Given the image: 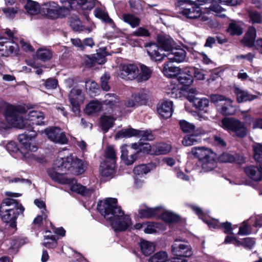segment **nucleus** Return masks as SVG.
Returning a JSON list of instances; mask_svg holds the SVG:
<instances>
[{
	"mask_svg": "<svg viewBox=\"0 0 262 262\" xmlns=\"http://www.w3.org/2000/svg\"><path fill=\"white\" fill-rule=\"evenodd\" d=\"M97 209L104 218L109 222L115 231H124L132 225L130 217L125 215L120 207L118 205L115 198H109L100 201Z\"/></svg>",
	"mask_w": 262,
	"mask_h": 262,
	"instance_id": "nucleus-2",
	"label": "nucleus"
},
{
	"mask_svg": "<svg viewBox=\"0 0 262 262\" xmlns=\"http://www.w3.org/2000/svg\"><path fill=\"white\" fill-rule=\"evenodd\" d=\"M186 90L179 84L176 85H171L169 90L167 91V95L173 98H181L183 95V91Z\"/></svg>",
	"mask_w": 262,
	"mask_h": 262,
	"instance_id": "nucleus-35",
	"label": "nucleus"
},
{
	"mask_svg": "<svg viewBox=\"0 0 262 262\" xmlns=\"http://www.w3.org/2000/svg\"><path fill=\"white\" fill-rule=\"evenodd\" d=\"M171 253L174 256L186 257L192 255V251L190 245L186 242L176 239L171 246Z\"/></svg>",
	"mask_w": 262,
	"mask_h": 262,
	"instance_id": "nucleus-13",
	"label": "nucleus"
},
{
	"mask_svg": "<svg viewBox=\"0 0 262 262\" xmlns=\"http://www.w3.org/2000/svg\"><path fill=\"white\" fill-rule=\"evenodd\" d=\"M245 239V238H243V241L241 242L233 235H228L226 237L224 242L226 244L233 242L236 245H242L244 247H246V241Z\"/></svg>",
	"mask_w": 262,
	"mask_h": 262,
	"instance_id": "nucleus-58",
	"label": "nucleus"
},
{
	"mask_svg": "<svg viewBox=\"0 0 262 262\" xmlns=\"http://www.w3.org/2000/svg\"><path fill=\"white\" fill-rule=\"evenodd\" d=\"M257 31L253 26L247 29V47L252 48L255 46Z\"/></svg>",
	"mask_w": 262,
	"mask_h": 262,
	"instance_id": "nucleus-32",
	"label": "nucleus"
},
{
	"mask_svg": "<svg viewBox=\"0 0 262 262\" xmlns=\"http://www.w3.org/2000/svg\"><path fill=\"white\" fill-rule=\"evenodd\" d=\"M119 99L114 94H107L105 96L103 104L110 106L114 111L119 104Z\"/></svg>",
	"mask_w": 262,
	"mask_h": 262,
	"instance_id": "nucleus-34",
	"label": "nucleus"
},
{
	"mask_svg": "<svg viewBox=\"0 0 262 262\" xmlns=\"http://www.w3.org/2000/svg\"><path fill=\"white\" fill-rule=\"evenodd\" d=\"M45 132L49 139L55 143L65 144L68 143L64 132L59 127H51L46 129Z\"/></svg>",
	"mask_w": 262,
	"mask_h": 262,
	"instance_id": "nucleus-15",
	"label": "nucleus"
},
{
	"mask_svg": "<svg viewBox=\"0 0 262 262\" xmlns=\"http://www.w3.org/2000/svg\"><path fill=\"white\" fill-rule=\"evenodd\" d=\"M45 86L47 89H54L57 85V81L53 78L47 79L44 83Z\"/></svg>",
	"mask_w": 262,
	"mask_h": 262,
	"instance_id": "nucleus-64",
	"label": "nucleus"
},
{
	"mask_svg": "<svg viewBox=\"0 0 262 262\" xmlns=\"http://www.w3.org/2000/svg\"><path fill=\"white\" fill-rule=\"evenodd\" d=\"M24 207L12 198L5 199L0 206V213L3 221L6 223L14 221L19 214H22Z\"/></svg>",
	"mask_w": 262,
	"mask_h": 262,
	"instance_id": "nucleus-5",
	"label": "nucleus"
},
{
	"mask_svg": "<svg viewBox=\"0 0 262 262\" xmlns=\"http://www.w3.org/2000/svg\"><path fill=\"white\" fill-rule=\"evenodd\" d=\"M179 124L182 131L185 133H192L195 130L194 125L185 120L180 121Z\"/></svg>",
	"mask_w": 262,
	"mask_h": 262,
	"instance_id": "nucleus-55",
	"label": "nucleus"
},
{
	"mask_svg": "<svg viewBox=\"0 0 262 262\" xmlns=\"http://www.w3.org/2000/svg\"><path fill=\"white\" fill-rule=\"evenodd\" d=\"M234 93L236 94L237 101L238 103H242L245 101L246 93L244 90H242L238 86H235L234 89Z\"/></svg>",
	"mask_w": 262,
	"mask_h": 262,
	"instance_id": "nucleus-59",
	"label": "nucleus"
},
{
	"mask_svg": "<svg viewBox=\"0 0 262 262\" xmlns=\"http://www.w3.org/2000/svg\"><path fill=\"white\" fill-rule=\"evenodd\" d=\"M148 99L147 91H140L137 94H133L125 101L124 105L126 107H135L146 103Z\"/></svg>",
	"mask_w": 262,
	"mask_h": 262,
	"instance_id": "nucleus-17",
	"label": "nucleus"
},
{
	"mask_svg": "<svg viewBox=\"0 0 262 262\" xmlns=\"http://www.w3.org/2000/svg\"><path fill=\"white\" fill-rule=\"evenodd\" d=\"M70 22L71 27L76 31H86L88 33H90L95 28L94 25L87 27H84L82 25L81 21L76 16L71 17Z\"/></svg>",
	"mask_w": 262,
	"mask_h": 262,
	"instance_id": "nucleus-29",
	"label": "nucleus"
},
{
	"mask_svg": "<svg viewBox=\"0 0 262 262\" xmlns=\"http://www.w3.org/2000/svg\"><path fill=\"white\" fill-rule=\"evenodd\" d=\"M136 137L142 140H152L154 136L150 130H140L133 128L123 129L118 132L116 136V139L122 138H130Z\"/></svg>",
	"mask_w": 262,
	"mask_h": 262,
	"instance_id": "nucleus-11",
	"label": "nucleus"
},
{
	"mask_svg": "<svg viewBox=\"0 0 262 262\" xmlns=\"http://www.w3.org/2000/svg\"><path fill=\"white\" fill-rule=\"evenodd\" d=\"M160 228V225L159 224L153 222H146L145 223L144 231L146 233L151 234L156 232Z\"/></svg>",
	"mask_w": 262,
	"mask_h": 262,
	"instance_id": "nucleus-52",
	"label": "nucleus"
},
{
	"mask_svg": "<svg viewBox=\"0 0 262 262\" xmlns=\"http://www.w3.org/2000/svg\"><path fill=\"white\" fill-rule=\"evenodd\" d=\"M95 16L100 19L103 22L110 24L112 27L114 26V23L113 20L109 17L107 12L104 10L97 8L94 11Z\"/></svg>",
	"mask_w": 262,
	"mask_h": 262,
	"instance_id": "nucleus-39",
	"label": "nucleus"
},
{
	"mask_svg": "<svg viewBox=\"0 0 262 262\" xmlns=\"http://www.w3.org/2000/svg\"><path fill=\"white\" fill-rule=\"evenodd\" d=\"M220 2L219 3L217 1H214V3L210 7V10L216 13H219L225 10V8H223L221 4L235 6L239 4L238 1H220Z\"/></svg>",
	"mask_w": 262,
	"mask_h": 262,
	"instance_id": "nucleus-36",
	"label": "nucleus"
},
{
	"mask_svg": "<svg viewBox=\"0 0 262 262\" xmlns=\"http://www.w3.org/2000/svg\"><path fill=\"white\" fill-rule=\"evenodd\" d=\"M115 118L113 116L103 115L100 120V124L102 129L106 133L113 126Z\"/></svg>",
	"mask_w": 262,
	"mask_h": 262,
	"instance_id": "nucleus-42",
	"label": "nucleus"
},
{
	"mask_svg": "<svg viewBox=\"0 0 262 262\" xmlns=\"http://www.w3.org/2000/svg\"><path fill=\"white\" fill-rule=\"evenodd\" d=\"M234 160V157L229 153H223L219 157V161L223 163H231Z\"/></svg>",
	"mask_w": 262,
	"mask_h": 262,
	"instance_id": "nucleus-61",
	"label": "nucleus"
},
{
	"mask_svg": "<svg viewBox=\"0 0 262 262\" xmlns=\"http://www.w3.org/2000/svg\"><path fill=\"white\" fill-rule=\"evenodd\" d=\"M105 160L109 162H115L116 163V152L113 146H108L105 151Z\"/></svg>",
	"mask_w": 262,
	"mask_h": 262,
	"instance_id": "nucleus-53",
	"label": "nucleus"
},
{
	"mask_svg": "<svg viewBox=\"0 0 262 262\" xmlns=\"http://www.w3.org/2000/svg\"><path fill=\"white\" fill-rule=\"evenodd\" d=\"M63 184L66 185V190L68 192L70 191L83 196H89L94 191L92 188H88L77 183L76 180L74 178H67Z\"/></svg>",
	"mask_w": 262,
	"mask_h": 262,
	"instance_id": "nucleus-12",
	"label": "nucleus"
},
{
	"mask_svg": "<svg viewBox=\"0 0 262 262\" xmlns=\"http://www.w3.org/2000/svg\"><path fill=\"white\" fill-rule=\"evenodd\" d=\"M140 72H138L137 79L138 82L146 81L151 77L152 70L147 66L141 64Z\"/></svg>",
	"mask_w": 262,
	"mask_h": 262,
	"instance_id": "nucleus-40",
	"label": "nucleus"
},
{
	"mask_svg": "<svg viewBox=\"0 0 262 262\" xmlns=\"http://www.w3.org/2000/svg\"><path fill=\"white\" fill-rule=\"evenodd\" d=\"M168 260L167 253L165 251H160L150 257L148 262H167Z\"/></svg>",
	"mask_w": 262,
	"mask_h": 262,
	"instance_id": "nucleus-47",
	"label": "nucleus"
},
{
	"mask_svg": "<svg viewBox=\"0 0 262 262\" xmlns=\"http://www.w3.org/2000/svg\"><path fill=\"white\" fill-rule=\"evenodd\" d=\"M70 2L60 1V4H57L55 1H47L42 4L40 7L36 1H27L25 8L27 12L30 15L40 13L49 18L55 19L69 15L72 7Z\"/></svg>",
	"mask_w": 262,
	"mask_h": 262,
	"instance_id": "nucleus-4",
	"label": "nucleus"
},
{
	"mask_svg": "<svg viewBox=\"0 0 262 262\" xmlns=\"http://www.w3.org/2000/svg\"><path fill=\"white\" fill-rule=\"evenodd\" d=\"M247 14L249 17V22L254 24L262 23V18L259 12L255 10H248L247 9Z\"/></svg>",
	"mask_w": 262,
	"mask_h": 262,
	"instance_id": "nucleus-48",
	"label": "nucleus"
},
{
	"mask_svg": "<svg viewBox=\"0 0 262 262\" xmlns=\"http://www.w3.org/2000/svg\"><path fill=\"white\" fill-rule=\"evenodd\" d=\"M248 221L247 220V235L252 233L255 234L258 231L256 228L262 227V214L255 217L253 227L249 225Z\"/></svg>",
	"mask_w": 262,
	"mask_h": 262,
	"instance_id": "nucleus-41",
	"label": "nucleus"
},
{
	"mask_svg": "<svg viewBox=\"0 0 262 262\" xmlns=\"http://www.w3.org/2000/svg\"><path fill=\"white\" fill-rule=\"evenodd\" d=\"M45 242L43 245L48 248H54L57 245V242L54 235H45Z\"/></svg>",
	"mask_w": 262,
	"mask_h": 262,
	"instance_id": "nucleus-51",
	"label": "nucleus"
},
{
	"mask_svg": "<svg viewBox=\"0 0 262 262\" xmlns=\"http://www.w3.org/2000/svg\"><path fill=\"white\" fill-rule=\"evenodd\" d=\"M190 207L192 210L199 216V218L201 219L204 222L206 223L210 228L219 229L221 227H222L224 229V232L225 233L232 234V230L235 228L237 227V226L236 225L232 226L231 224L228 222L221 223L216 220H206V217L205 216V212H204L199 206L196 205H191Z\"/></svg>",
	"mask_w": 262,
	"mask_h": 262,
	"instance_id": "nucleus-7",
	"label": "nucleus"
},
{
	"mask_svg": "<svg viewBox=\"0 0 262 262\" xmlns=\"http://www.w3.org/2000/svg\"><path fill=\"white\" fill-rule=\"evenodd\" d=\"M243 24L240 21H236L232 20L229 25V27L227 30L228 33L231 35L239 36L242 34Z\"/></svg>",
	"mask_w": 262,
	"mask_h": 262,
	"instance_id": "nucleus-31",
	"label": "nucleus"
},
{
	"mask_svg": "<svg viewBox=\"0 0 262 262\" xmlns=\"http://www.w3.org/2000/svg\"><path fill=\"white\" fill-rule=\"evenodd\" d=\"M253 158L254 160L260 162L262 161V143H257L253 146Z\"/></svg>",
	"mask_w": 262,
	"mask_h": 262,
	"instance_id": "nucleus-54",
	"label": "nucleus"
},
{
	"mask_svg": "<svg viewBox=\"0 0 262 262\" xmlns=\"http://www.w3.org/2000/svg\"><path fill=\"white\" fill-rule=\"evenodd\" d=\"M52 56L51 51L46 48H41L38 49L36 52L37 58L43 61L50 59Z\"/></svg>",
	"mask_w": 262,
	"mask_h": 262,
	"instance_id": "nucleus-49",
	"label": "nucleus"
},
{
	"mask_svg": "<svg viewBox=\"0 0 262 262\" xmlns=\"http://www.w3.org/2000/svg\"><path fill=\"white\" fill-rule=\"evenodd\" d=\"M193 71L194 68H186L183 71H181L177 77L179 84L183 88H185V89L187 86L191 85L193 82Z\"/></svg>",
	"mask_w": 262,
	"mask_h": 262,
	"instance_id": "nucleus-20",
	"label": "nucleus"
},
{
	"mask_svg": "<svg viewBox=\"0 0 262 262\" xmlns=\"http://www.w3.org/2000/svg\"><path fill=\"white\" fill-rule=\"evenodd\" d=\"M158 42L163 52L168 54L176 47V42L169 36H161L158 37Z\"/></svg>",
	"mask_w": 262,
	"mask_h": 262,
	"instance_id": "nucleus-23",
	"label": "nucleus"
},
{
	"mask_svg": "<svg viewBox=\"0 0 262 262\" xmlns=\"http://www.w3.org/2000/svg\"><path fill=\"white\" fill-rule=\"evenodd\" d=\"M20 45L22 49L26 52H33L34 51L31 45L24 39H21L19 41Z\"/></svg>",
	"mask_w": 262,
	"mask_h": 262,
	"instance_id": "nucleus-63",
	"label": "nucleus"
},
{
	"mask_svg": "<svg viewBox=\"0 0 262 262\" xmlns=\"http://www.w3.org/2000/svg\"><path fill=\"white\" fill-rule=\"evenodd\" d=\"M202 134L201 131L196 129L191 135L186 136L182 140V144L185 146H188L197 143L200 141L199 136Z\"/></svg>",
	"mask_w": 262,
	"mask_h": 262,
	"instance_id": "nucleus-30",
	"label": "nucleus"
},
{
	"mask_svg": "<svg viewBox=\"0 0 262 262\" xmlns=\"http://www.w3.org/2000/svg\"><path fill=\"white\" fill-rule=\"evenodd\" d=\"M129 147L127 145H123L121 147V158L126 165H130L134 163L137 159V153L130 152Z\"/></svg>",
	"mask_w": 262,
	"mask_h": 262,
	"instance_id": "nucleus-27",
	"label": "nucleus"
},
{
	"mask_svg": "<svg viewBox=\"0 0 262 262\" xmlns=\"http://www.w3.org/2000/svg\"><path fill=\"white\" fill-rule=\"evenodd\" d=\"M0 108L3 112L7 122L10 125L18 128H26L29 132L19 135L18 140L22 145V148L28 151H36L38 145L35 140L37 133L32 130L34 125L44 124L45 115L43 113L36 111H30L25 119H23L21 114L26 112L25 106L18 105L15 106L9 103L3 101L0 103Z\"/></svg>",
	"mask_w": 262,
	"mask_h": 262,
	"instance_id": "nucleus-1",
	"label": "nucleus"
},
{
	"mask_svg": "<svg viewBox=\"0 0 262 262\" xmlns=\"http://www.w3.org/2000/svg\"><path fill=\"white\" fill-rule=\"evenodd\" d=\"M152 148L154 151L152 152V153H155V155H157L166 154L169 152L171 149V147L169 144L164 143H159L154 144L152 145Z\"/></svg>",
	"mask_w": 262,
	"mask_h": 262,
	"instance_id": "nucleus-43",
	"label": "nucleus"
},
{
	"mask_svg": "<svg viewBox=\"0 0 262 262\" xmlns=\"http://www.w3.org/2000/svg\"><path fill=\"white\" fill-rule=\"evenodd\" d=\"M147 52L151 59L160 61L166 57V54L162 53V49L156 43L152 42L147 43L145 45Z\"/></svg>",
	"mask_w": 262,
	"mask_h": 262,
	"instance_id": "nucleus-18",
	"label": "nucleus"
},
{
	"mask_svg": "<svg viewBox=\"0 0 262 262\" xmlns=\"http://www.w3.org/2000/svg\"><path fill=\"white\" fill-rule=\"evenodd\" d=\"M115 162H109V161L104 160L100 165L99 171L100 174L105 177L113 176L115 172Z\"/></svg>",
	"mask_w": 262,
	"mask_h": 262,
	"instance_id": "nucleus-28",
	"label": "nucleus"
},
{
	"mask_svg": "<svg viewBox=\"0 0 262 262\" xmlns=\"http://www.w3.org/2000/svg\"><path fill=\"white\" fill-rule=\"evenodd\" d=\"M69 99L72 106V110L76 115L80 113L79 105L84 100V94L81 89L74 88L69 95Z\"/></svg>",
	"mask_w": 262,
	"mask_h": 262,
	"instance_id": "nucleus-14",
	"label": "nucleus"
},
{
	"mask_svg": "<svg viewBox=\"0 0 262 262\" xmlns=\"http://www.w3.org/2000/svg\"><path fill=\"white\" fill-rule=\"evenodd\" d=\"M140 248L145 255H148L155 250V246L151 242L142 241L140 243Z\"/></svg>",
	"mask_w": 262,
	"mask_h": 262,
	"instance_id": "nucleus-46",
	"label": "nucleus"
},
{
	"mask_svg": "<svg viewBox=\"0 0 262 262\" xmlns=\"http://www.w3.org/2000/svg\"><path fill=\"white\" fill-rule=\"evenodd\" d=\"M155 168V166L152 164L140 165L134 168V173L136 176H142L147 174Z\"/></svg>",
	"mask_w": 262,
	"mask_h": 262,
	"instance_id": "nucleus-44",
	"label": "nucleus"
},
{
	"mask_svg": "<svg viewBox=\"0 0 262 262\" xmlns=\"http://www.w3.org/2000/svg\"><path fill=\"white\" fill-rule=\"evenodd\" d=\"M76 3L77 4L79 8L84 10H91L95 6L94 1H71L70 3L72 4V7L70 8V11L73 8V5Z\"/></svg>",
	"mask_w": 262,
	"mask_h": 262,
	"instance_id": "nucleus-45",
	"label": "nucleus"
},
{
	"mask_svg": "<svg viewBox=\"0 0 262 262\" xmlns=\"http://www.w3.org/2000/svg\"><path fill=\"white\" fill-rule=\"evenodd\" d=\"M133 35L136 36L147 37L150 35V33L146 29L140 27L133 33Z\"/></svg>",
	"mask_w": 262,
	"mask_h": 262,
	"instance_id": "nucleus-62",
	"label": "nucleus"
},
{
	"mask_svg": "<svg viewBox=\"0 0 262 262\" xmlns=\"http://www.w3.org/2000/svg\"><path fill=\"white\" fill-rule=\"evenodd\" d=\"M66 150L60 151L59 156L54 161L53 168L48 171L49 177L54 181L63 184L68 178L63 176L68 171L76 174H80L84 171L85 166L81 160L71 154H66Z\"/></svg>",
	"mask_w": 262,
	"mask_h": 262,
	"instance_id": "nucleus-3",
	"label": "nucleus"
},
{
	"mask_svg": "<svg viewBox=\"0 0 262 262\" xmlns=\"http://www.w3.org/2000/svg\"><path fill=\"white\" fill-rule=\"evenodd\" d=\"M5 34L9 39L4 37H0V55L8 57L11 55L17 54L19 47L18 45L13 40L14 33L9 29H7Z\"/></svg>",
	"mask_w": 262,
	"mask_h": 262,
	"instance_id": "nucleus-8",
	"label": "nucleus"
},
{
	"mask_svg": "<svg viewBox=\"0 0 262 262\" xmlns=\"http://www.w3.org/2000/svg\"><path fill=\"white\" fill-rule=\"evenodd\" d=\"M220 126L225 130L232 133L234 135L239 137H244L246 135L245 124L239 120L233 117L223 118Z\"/></svg>",
	"mask_w": 262,
	"mask_h": 262,
	"instance_id": "nucleus-9",
	"label": "nucleus"
},
{
	"mask_svg": "<svg viewBox=\"0 0 262 262\" xmlns=\"http://www.w3.org/2000/svg\"><path fill=\"white\" fill-rule=\"evenodd\" d=\"M110 78V75L108 73H105L100 78L101 87L102 89L105 91H108L110 89L108 85V81Z\"/></svg>",
	"mask_w": 262,
	"mask_h": 262,
	"instance_id": "nucleus-57",
	"label": "nucleus"
},
{
	"mask_svg": "<svg viewBox=\"0 0 262 262\" xmlns=\"http://www.w3.org/2000/svg\"><path fill=\"white\" fill-rule=\"evenodd\" d=\"M217 109L221 114L225 116L233 115L236 111V108L233 105V100L227 98L218 105Z\"/></svg>",
	"mask_w": 262,
	"mask_h": 262,
	"instance_id": "nucleus-25",
	"label": "nucleus"
},
{
	"mask_svg": "<svg viewBox=\"0 0 262 262\" xmlns=\"http://www.w3.org/2000/svg\"><path fill=\"white\" fill-rule=\"evenodd\" d=\"M102 107V104L97 100L90 101L86 106L84 112L88 115L95 114L100 111Z\"/></svg>",
	"mask_w": 262,
	"mask_h": 262,
	"instance_id": "nucleus-37",
	"label": "nucleus"
},
{
	"mask_svg": "<svg viewBox=\"0 0 262 262\" xmlns=\"http://www.w3.org/2000/svg\"><path fill=\"white\" fill-rule=\"evenodd\" d=\"M247 176L254 180L252 184L250 180L247 179V185L257 189L259 195H262V163L257 164L256 166L247 165Z\"/></svg>",
	"mask_w": 262,
	"mask_h": 262,
	"instance_id": "nucleus-10",
	"label": "nucleus"
},
{
	"mask_svg": "<svg viewBox=\"0 0 262 262\" xmlns=\"http://www.w3.org/2000/svg\"><path fill=\"white\" fill-rule=\"evenodd\" d=\"M107 55L106 53L104 51V49L102 50V53H97L94 56V58L96 62L101 64L105 62V57Z\"/></svg>",
	"mask_w": 262,
	"mask_h": 262,
	"instance_id": "nucleus-60",
	"label": "nucleus"
},
{
	"mask_svg": "<svg viewBox=\"0 0 262 262\" xmlns=\"http://www.w3.org/2000/svg\"><path fill=\"white\" fill-rule=\"evenodd\" d=\"M181 70L177 67L170 66L168 63H165L164 64L163 73L167 77H173L178 76Z\"/></svg>",
	"mask_w": 262,
	"mask_h": 262,
	"instance_id": "nucleus-38",
	"label": "nucleus"
},
{
	"mask_svg": "<svg viewBox=\"0 0 262 262\" xmlns=\"http://www.w3.org/2000/svg\"><path fill=\"white\" fill-rule=\"evenodd\" d=\"M172 102L166 100L159 103L157 106V112L159 115L163 118H168L172 115Z\"/></svg>",
	"mask_w": 262,
	"mask_h": 262,
	"instance_id": "nucleus-24",
	"label": "nucleus"
},
{
	"mask_svg": "<svg viewBox=\"0 0 262 262\" xmlns=\"http://www.w3.org/2000/svg\"><path fill=\"white\" fill-rule=\"evenodd\" d=\"M163 210L158 217H161L165 222L169 223H174L179 220L180 217L177 214L169 210H165L163 207Z\"/></svg>",
	"mask_w": 262,
	"mask_h": 262,
	"instance_id": "nucleus-33",
	"label": "nucleus"
},
{
	"mask_svg": "<svg viewBox=\"0 0 262 262\" xmlns=\"http://www.w3.org/2000/svg\"><path fill=\"white\" fill-rule=\"evenodd\" d=\"M119 76L125 80H133L137 78L139 68L135 64H122L119 67Z\"/></svg>",
	"mask_w": 262,
	"mask_h": 262,
	"instance_id": "nucleus-16",
	"label": "nucleus"
},
{
	"mask_svg": "<svg viewBox=\"0 0 262 262\" xmlns=\"http://www.w3.org/2000/svg\"><path fill=\"white\" fill-rule=\"evenodd\" d=\"M191 152L199 159L201 172H208L216 167V155L211 149L205 147H193Z\"/></svg>",
	"mask_w": 262,
	"mask_h": 262,
	"instance_id": "nucleus-6",
	"label": "nucleus"
},
{
	"mask_svg": "<svg viewBox=\"0 0 262 262\" xmlns=\"http://www.w3.org/2000/svg\"><path fill=\"white\" fill-rule=\"evenodd\" d=\"M166 57L170 62H182L185 60L186 52L182 48L176 47L172 51L166 54Z\"/></svg>",
	"mask_w": 262,
	"mask_h": 262,
	"instance_id": "nucleus-22",
	"label": "nucleus"
},
{
	"mask_svg": "<svg viewBox=\"0 0 262 262\" xmlns=\"http://www.w3.org/2000/svg\"><path fill=\"white\" fill-rule=\"evenodd\" d=\"M163 211L162 206H157L151 208L143 204L140 206L138 211L140 217L143 218H151L158 217Z\"/></svg>",
	"mask_w": 262,
	"mask_h": 262,
	"instance_id": "nucleus-19",
	"label": "nucleus"
},
{
	"mask_svg": "<svg viewBox=\"0 0 262 262\" xmlns=\"http://www.w3.org/2000/svg\"><path fill=\"white\" fill-rule=\"evenodd\" d=\"M187 99L191 103L193 106L200 111L206 112V108L208 107L209 104V100L206 98H198L193 95H189Z\"/></svg>",
	"mask_w": 262,
	"mask_h": 262,
	"instance_id": "nucleus-26",
	"label": "nucleus"
},
{
	"mask_svg": "<svg viewBox=\"0 0 262 262\" xmlns=\"http://www.w3.org/2000/svg\"><path fill=\"white\" fill-rule=\"evenodd\" d=\"M123 20L129 24L132 27L135 28L139 25L140 19L130 14H124L123 15Z\"/></svg>",
	"mask_w": 262,
	"mask_h": 262,
	"instance_id": "nucleus-50",
	"label": "nucleus"
},
{
	"mask_svg": "<svg viewBox=\"0 0 262 262\" xmlns=\"http://www.w3.org/2000/svg\"><path fill=\"white\" fill-rule=\"evenodd\" d=\"M6 150L11 155L18 152L23 154V151H20L16 143L14 141H9L6 145Z\"/></svg>",
	"mask_w": 262,
	"mask_h": 262,
	"instance_id": "nucleus-56",
	"label": "nucleus"
},
{
	"mask_svg": "<svg viewBox=\"0 0 262 262\" xmlns=\"http://www.w3.org/2000/svg\"><path fill=\"white\" fill-rule=\"evenodd\" d=\"M188 2L187 7L182 11V14L187 18L195 19L200 17L202 15V11L199 6H196L193 1H182Z\"/></svg>",
	"mask_w": 262,
	"mask_h": 262,
	"instance_id": "nucleus-21",
	"label": "nucleus"
}]
</instances>
